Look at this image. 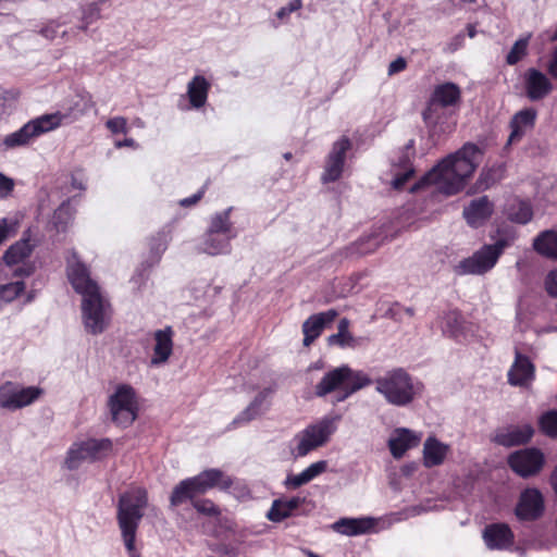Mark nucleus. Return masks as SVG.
I'll list each match as a JSON object with an SVG mask.
<instances>
[{
    "label": "nucleus",
    "instance_id": "32",
    "mask_svg": "<svg viewBox=\"0 0 557 557\" xmlns=\"http://www.w3.org/2000/svg\"><path fill=\"white\" fill-rule=\"evenodd\" d=\"M234 235H223L207 231L200 244V250L210 256L225 255L231 251Z\"/></svg>",
    "mask_w": 557,
    "mask_h": 557
},
{
    "label": "nucleus",
    "instance_id": "3",
    "mask_svg": "<svg viewBox=\"0 0 557 557\" xmlns=\"http://www.w3.org/2000/svg\"><path fill=\"white\" fill-rule=\"evenodd\" d=\"M338 417L325 416L299 431L292 441V455L301 458L325 446L337 431Z\"/></svg>",
    "mask_w": 557,
    "mask_h": 557
},
{
    "label": "nucleus",
    "instance_id": "17",
    "mask_svg": "<svg viewBox=\"0 0 557 557\" xmlns=\"http://www.w3.org/2000/svg\"><path fill=\"white\" fill-rule=\"evenodd\" d=\"M497 261L496 253L484 245L472 256L461 260L456 267V271L462 275H482L491 271L496 265Z\"/></svg>",
    "mask_w": 557,
    "mask_h": 557
},
{
    "label": "nucleus",
    "instance_id": "2",
    "mask_svg": "<svg viewBox=\"0 0 557 557\" xmlns=\"http://www.w3.org/2000/svg\"><path fill=\"white\" fill-rule=\"evenodd\" d=\"M147 504V492L141 487L129 488L119 499L117 523L131 557H138L135 549L136 532Z\"/></svg>",
    "mask_w": 557,
    "mask_h": 557
},
{
    "label": "nucleus",
    "instance_id": "38",
    "mask_svg": "<svg viewBox=\"0 0 557 557\" xmlns=\"http://www.w3.org/2000/svg\"><path fill=\"white\" fill-rule=\"evenodd\" d=\"M344 379L346 382V397L371 384L370 377L362 371H354L343 366Z\"/></svg>",
    "mask_w": 557,
    "mask_h": 557
},
{
    "label": "nucleus",
    "instance_id": "31",
    "mask_svg": "<svg viewBox=\"0 0 557 557\" xmlns=\"http://www.w3.org/2000/svg\"><path fill=\"white\" fill-rule=\"evenodd\" d=\"M537 112L533 108H524L518 111L511 119V133L509 141L519 140L535 124Z\"/></svg>",
    "mask_w": 557,
    "mask_h": 557
},
{
    "label": "nucleus",
    "instance_id": "39",
    "mask_svg": "<svg viewBox=\"0 0 557 557\" xmlns=\"http://www.w3.org/2000/svg\"><path fill=\"white\" fill-rule=\"evenodd\" d=\"M26 293L24 281H15L0 285V311Z\"/></svg>",
    "mask_w": 557,
    "mask_h": 557
},
{
    "label": "nucleus",
    "instance_id": "1",
    "mask_svg": "<svg viewBox=\"0 0 557 557\" xmlns=\"http://www.w3.org/2000/svg\"><path fill=\"white\" fill-rule=\"evenodd\" d=\"M483 158V151L473 144H466L454 154L448 156L426 173L411 187L417 191L434 185L440 193L454 195L459 193L472 176Z\"/></svg>",
    "mask_w": 557,
    "mask_h": 557
},
{
    "label": "nucleus",
    "instance_id": "52",
    "mask_svg": "<svg viewBox=\"0 0 557 557\" xmlns=\"http://www.w3.org/2000/svg\"><path fill=\"white\" fill-rule=\"evenodd\" d=\"M14 181L0 172V199L8 198L14 189Z\"/></svg>",
    "mask_w": 557,
    "mask_h": 557
},
{
    "label": "nucleus",
    "instance_id": "5",
    "mask_svg": "<svg viewBox=\"0 0 557 557\" xmlns=\"http://www.w3.org/2000/svg\"><path fill=\"white\" fill-rule=\"evenodd\" d=\"M64 115L60 112L42 114L32 119L22 127L5 135L1 140L3 150H14L32 145L38 137L59 128Z\"/></svg>",
    "mask_w": 557,
    "mask_h": 557
},
{
    "label": "nucleus",
    "instance_id": "18",
    "mask_svg": "<svg viewBox=\"0 0 557 557\" xmlns=\"http://www.w3.org/2000/svg\"><path fill=\"white\" fill-rule=\"evenodd\" d=\"M422 440V433L407 428H396L389 434L387 447L395 459H400L405 454L417 447Z\"/></svg>",
    "mask_w": 557,
    "mask_h": 557
},
{
    "label": "nucleus",
    "instance_id": "51",
    "mask_svg": "<svg viewBox=\"0 0 557 557\" xmlns=\"http://www.w3.org/2000/svg\"><path fill=\"white\" fill-rule=\"evenodd\" d=\"M103 2V0H100L98 2H92L86 5L83 10V20L85 21V26L91 23L94 20L99 17V11H100V4Z\"/></svg>",
    "mask_w": 557,
    "mask_h": 557
},
{
    "label": "nucleus",
    "instance_id": "6",
    "mask_svg": "<svg viewBox=\"0 0 557 557\" xmlns=\"http://www.w3.org/2000/svg\"><path fill=\"white\" fill-rule=\"evenodd\" d=\"M113 453V442L109 438H85L74 442L64 459V468L76 470L84 462H96Z\"/></svg>",
    "mask_w": 557,
    "mask_h": 557
},
{
    "label": "nucleus",
    "instance_id": "48",
    "mask_svg": "<svg viewBox=\"0 0 557 557\" xmlns=\"http://www.w3.org/2000/svg\"><path fill=\"white\" fill-rule=\"evenodd\" d=\"M194 507L198 512L210 517H215L220 513L219 508L210 499L196 500L194 502Z\"/></svg>",
    "mask_w": 557,
    "mask_h": 557
},
{
    "label": "nucleus",
    "instance_id": "41",
    "mask_svg": "<svg viewBox=\"0 0 557 557\" xmlns=\"http://www.w3.org/2000/svg\"><path fill=\"white\" fill-rule=\"evenodd\" d=\"M232 209H226L224 211L218 212L211 216L210 225L208 227L209 232L219 233L223 235H234L236 233L233 228V223L231 222L230 214Z\"/></svg>",
    "mask_w": 557,
    "mask_h": 557
},
{
    "label": "nucleus",
    "instance_id": "42",
    "mask_svg": "<svg viewBox=\"0 0 557 557\" xmlns=\"http://www.w3.org/2000/svg\"><path fill=\"white\" fill-rule=\"evenodd\" d=\"M462 318L456 312H448L441 319V329L443 333L450 337H458L460 334Z\"/></svg>",
    "mask_w": 557,
    "mask_h": 557
},
{
    "label": "nucleus",
    "instance_id": "43",
    "mask_svg": "<svg viewBox=\"0 0 557 557\" xmlns=\"http://www.w3.org/2000/svg\"><path fill=\"white\" fill-rule=\"evenodd\" d=\"M530 38L531 34H528L527 36L518 39L513 44V46L511 47L510 51L506 57V61L508 64L513 65L527 55Z\"/></svg>",
    "mask_w": 557,
    "mask_h": 557
},
{
    "label": "nucleus",
    "instance_id": "37",
    "mask_svg": "<svg viewBox=\"0 0 557 557\" xmlns=\"http://www.w3.org/2000/svg\"><path fill=\"white\" fill-rule=\"evenodd\" d=\"M200 495L193 478L185 479L176 484L170 496V504L172 507H176L195 496Z\"/></svg>",
    "mask_w": 557,
    "mask_h": 557
},
{
    "label": "nucleus",
    "instance_id": "19",
    "mask_svg": "<svg viewBox=\"0 0 557 557\" xmlns=\"http://www.w3.org/2000/svg\"><path fill=\"white\" fill-rule=\"evenodd\" d=\"M523 85L527 97L531 101L546 98L554 89L550 78L537 69H528L523 74Z\"/></svg>",
    "mask_w": 557,
    "mask_h": 557
},
{
    "label": "nucleus",
    "instance_id": "62",
    "mask_svg": "<svg viewBox=\"0 0 557 557\" xmlns=\"http://www.w3.org/2000/svg\"><path fill=\"white\" fill-rule=\"evenodd\" d=\"M417 470V465L414 462L406 463L400 468V472L405 476H410Z\"/></svg>",
    "mask_w": 557,
    "mask_h": 557
},
{
    "label": "nucleus",
    "instance_id": "26",
    "mask_svg": "<svg viewBox=\"0 0 557 557\" xmlns=\"http://www.w3.org/2000/svg\"><path fill=\"white\" fill-rule=\"evenodd\" d=\"M375 524V519L369 517L342 518L332 524V529L346 536H357L373 532Z\"/></svg>",
    "mask_w": 557,
    "mask_h": 557
},
{
    "label": "nucleus",
    "instance_id": "46",
    "mask_svg": "<svg viewBox=\"0 0 557 557\" xmlns=\"http://www.w3.org/2000/svg\"><path fill=\"white\" fill-rule=\"evenodd\" d=\"M327 343L329 345L339 346L342 348H354L357 345V341L350 332H337L336 334H332L329 336Z\"/></svg>",
    "mask_w": 557,
    "mask_h": 557
},
{
    "label": "nucleus",
    "instance_id": "11",
    "mask_svg": "<svg viewBox=\"0 0 557 557\" xmlns=\"http://www.w3.org/2000/svg\"><path fill=\"white\" fill-rule=\"evenodd\" d=\"M66 276L73 289L82 299L101 293L98 284L90 277L88 268L72 251L66 257Z\"/></svg>",
    "mask_w": 557,
    "mask_h": 557
},
{
    "label": "nucleus",
    "instance_id": "21",
    "mask_svg": "<svg viewBox=\"0 0 557 557\" xmlns=\"http://www.w3.org/2000/svg\"><path fill=\"white\" fill-rule=\"evenodd\" d=\"M272 395L273 389L270 387L258 392L251 403L233 420L232 424L239 426L263 414L270 408Z\"/></svg>",
    "mask_w": 557,
    "mask_h": 557
},
{
    "label": "nucleus",
    "instance_id": "47",
    "mask_svg": "<svg viewBox=\"0 0 557 557\" xmlns=\"http://www.w3.org/2000/svg\"><path fill=\"white\" fill-rule=\"evenodd\" d=\"M74 208L70 201L63 202L55 211L53 215L54 223L57 225L67 224L74 216Z\"/></svg>",
    "mask_w": 557,
    "mask_h": 557
},
{
    "label": "nucleus",
    "instance_id": "29",
    "mask_svg": "<svg viewBox=\"0 0 557 557\" xmlns=\"http://www.w3.org/2000/svg\"><path fill=\"white\" fill-rule=\"evenodd\" d=\"M534 434V430L530 424L509 426L499 430L494 441L503 446H517L528 443Z\"/></svg>",
    "mask_w": 557,
    "mask_h": 557
},
{
    "label": "nucleus",
    "instance_id": "10",
    "mask_svg": "<svg viewBox=\"0 0 557 557\" xmlns=\"http://www.w3.org/2000/svg\"><path fill=\"white\" fill-rule=\"evenodd\" d=\"M460 89L453 83L441 84L435 87L428 108L423 111V121L431 127L436 128L440 124L438 107H454L460 101Z\"/></svg>",
    "mask_w": 557,
    "mask_h": 557
},
{
    "label": "nucleus",
    "instance_id": "25",
    "mask_svg": "<svg viewBox=\"0 0 557 557\" xmlns=\"http://www.w3.org/2000/svg\"><path fill=\"white\" fill-rule=\"evenodd\" d=\"M483 540L487 548L503 550L513 544V533L505 523H493L485 527Z\"/></svg>",
    "mask_w": 557,
    "mask_h": 557
},
{
    "label": "nucleus",
    "instance_id": "20",
    "mask_svg": "<svg viewBox=\"0 0 557 557\" xmlns=\"http://www.w3.org/2000/svg\"><path fill=\"white\" fill-rule=\"evenodd\" d=\"M535 379L532 361L516 349L515 360L508 371V382L512 386L529 387Z\"/></svg>",
    "mask_w": 557,
    "mask_h": 557
},
{
    "label": "nucleus",
    "instance_id": "40",
    "mask_svg": "<svg viewBox=\"0 0 557 557\" xmlns=\"http://www.w3.org/2000/svg\"><path fill=\"white\" fill-rule=\"evenodd\" d=\"M508 219L520 224L531 221L533 211L529 202L513 199L507 207Z\"/></svg>",
    "mask_w": 557,
    "mask_h": 557
},
{
    "label": "nucleus",
    "instance_id": "57",
    "mask_svg": "<svg viewBox=\"0 0 557 557\" xmlns=\"http://www.w3.org/2000/svg\"><path fill=\"white\" fill-rule=\"evenodd\" d=\"M546 69L550 76L557 81V47L553 50Z\"/></svg>",
    "mask_w": 557,
    "mask_h": 557
},
{
    "label": "nucleus",
    "instance_id": "16",
    "mask_svg": "<svg viewBox=\"0 0 557 557\" xmlns=\"http://www.w3.org/2000/svg\"><path fill=\"white\" fill-rule=\"evenodd\" d=\"M544 509V497L540 490L528 487L519 496L515 515L521 521H533L543 515Z\"/></svg>",
    "mask_w": 557,
    "mask_h": 557
},
{
    "label": "nucleus",
    "instance_id": "23",
    "mask_svg": "<svg viewBox=\"0 0 557 557\" xmlns=\"http://www.w3.org/2000/svg\"><path fill=\"white\" fill-rule=\"evenodd\" d=\"M173 336L174 332L171 326L162 330H157L153 333V354L150 359L152 367L165 364L173 352Z\"/></svg>",
    "mask_w": 557,
    "mask_h": 557
},
{
    "label": "nucleus",
    "instance_id": "58",
    "mask_svg": "<svg viewBox=\"0 0 557 557\" xmlns=\"http://www.w3.org/2000/svg\"><path fill=\"white\" fill-rule=\"evenodd\" d=\"M406 69V61L403 58L394 60L388 66V74L393 75Z\"/></svg>",
    "mask_w": 557,
    "mask_h": 557
},
{
    "label": "nucleus",
    "instance_id": "27",
    "mask_svg": "<svg viewBox=\"0 0 557 557\" xmlns=\"http://www.w3.org/2000/svg\"><path fill=\"white\" fill-rule=\"evenodd\" d=\"M199 494H205L213 487L227 490L233 484L231 476L219 469H208L193 476Z\"/></svg>",
    "mask_w": 557,
    "mask_h": 557
},
{
    "label": "nucleus",
    "instance_id": "50",
    "mask_svg": "<svg viewBox=\"0 0 557 557\" xmlns=\"http://www.w3.org/2000/svg\"><path fill=\"white\" fill-rule=\"evenodd\" d=\"M301 7H302V0H290L285 7H282L276 12V17L282 22H286L288 20L289 15L293 12L300 10Z\"/></svg>",
    "mask_w": 557,
    "mask_h": 557
},
{
    "label": "nucleus",
    "instance_id": "35",
    "mask_svg": "<svg viewBox=\"0 0 557 557\" xmlns=\"http://www.w3.org/2000/svg\"><path fill=\"white\" fill-rule=\"evenodd\" d=\"M336 389L343 391L344 397H346V382L344 379L343 367L336 368L327 372L322 377V380L317 384L315 394L322 397Z\"/></svg>",
    "mask_w": 557,
    "mask_h": 557
},
{
    "label": "nucleus",
    "instance_id": "54",
    "mask_svg": "<svg viewBox=\"0 0 557 557\" xmlns=\"http://www.w3.org/2000/svg\"><path fill=\"white\" fill-rule=\"evenodd\" d=\"M14 232V223L5 218L0 220V245Z\"/></svg>",
    "mask_w": 557,
    "mask_h": 557
},
{
    "label": "nucleus",
    "instance_id": "7",
    "mask_svg": "<svg viewBox=\"0 0 557 557\" xmlns=\"http://www.w3.org/2000/svg\"><path fill=\"white\" fill-rule=\"evenodd\" d=\"M112 420L122 426L131 425L137 418L138 400L135 389L128 384H119L108 398Z\"/></svg>",
    "mask_w": 557,
    "mask_h": 557
},
{
    "label": "nucleus",
    "instance_id": "34",
    "mask_svg": "<svg viewBox=\"0 0 557 557\" xmlns=\"http://www.w3.org/2000/svg\"><path fill=\"white\" fill-rule=\"evenodd\" d=\"M302 503L304 499L300 497L277 498L273 500L271 508L267 512V518L272 522H281L289 518Z\"/></svg>",
    "mask_w": 557,
    "mask_h": 557
},
{
    "label": "nucleus",
    "instance_id": "33",
    "mask_svg": "<svg viewBox=\"0 0 557 557\" xmlns=\"http://www.w3.org/2000/svg\"><path fill=\"white\" fill-rule=\"evenodd\" d=\"M327 462L325 460H320L317 462L311 463L309 467H307L305 470H302L300 473L297 474H288L284 481V485L287 488H298L312 480H314L317 476L322 474L326 471Z\"/></svg>",
    "mask_w": 557,
    "mask_h": 557
},
{
    "label": "nucleus",
    "instance_id": "61",
    "mask_svg": "<svg viewBox=\"0 0 557 557\" xmlns=\"http://www.w3.org/2000/svg\"><path fill=\"white\" fill-rule=\"evenodd\" d=\"M114 146L119 149L123 148V147H131V148L136 149L138 147V145L136 144V141L133 138H125L124 140H116L114 143Z\"/></svg>",
    "mask_w": 557,
    "mask_h": 557
},
{
    "label": "nucleus",
    "instance_id": "30",
    "mask_svg": "<svg viewBox=\"0 0 557 557\" xmlns=\"http://www.w3.org/2000/svg\"><path fill=\"white\" fill-rule=\"evenodd\" d=\"M494 206L488 198L481 197L472 200L469 206L463 209V216L470 226L478 227L491 218Z\"/></svg>",
    "mask_w": 557,
    "mask_h": 557
},
{
    "label": "nucleus",
    "instance_id": "63",
    "mask_svg": "<svg viewBox=\"0 0 557 557\" xmlns=\"http://www.w3.org/2000/svg\"><path fill=\"white\" fill-rule=\"evenodd\" d=\"M541 37L543 38V40L555 41L557 40V29L554 32H545L544 34L541 35Z\"/></svg>",
    "mask_w": 557,
    "mask_h": 557
},
{
    "label": "nucleus",
    "instance_id": "53",
    "mask_svg": "<svg viewBox=\"0 0 557 557\" xmlns=\"http://www.w3.org/2000/svg\"><path fill=\"white\" fill-rule=\"evenodd\" d=\"M544 285L548 295L557 298V268L547 273Z\"/></svg>",
    "mask_w": 557,
    "mask_h": 557
},
{
    "label": "nucleus",
    "instance_id": "28",
    "mask_svg": "<svg viewBox=\"0 0 557 557\" xmlns=\"http://www.w3.org/2000/svg\"><path fill=\"white\" fill-rule=\"evenodd\" d=\"M450 453V446L435 436H429L423 444L422 460L426 468L441 466Z\"/></svg>",
    "mask_w": 557,
    "mask_h": 557
},
{
    "label": "nucleus",
    "instance_id": "15",
    "mask_svg": "<svg viewBox=\"0 0 557 557\" xmlns=\"http://www.w3.org/2000/svg\"><path fill=\"white\" fill-rule=\"evenodd\" d=\"M33 252V245L27 239H22L12 245L2 259L8 267L14 268L13 276L28 277L35 272V265L26 260Z\"/></svg>",
    "mask_w": 557,
    "mask_h": 557
},
{
    "label": "nucleus",
    "instance_id": "64",
    "mask_svg": "<svg viewBox=\"0 0 557 557\" xmlns=\"http://www.w3.org/2000/svg\"><path fill=\"white\" fill-rule=\"evenodd\" d=\"M348 327H349V321L346 318H344L338 322V325H337L338 331L337 332H349Z\"/></svg>",
    "mask_w": 557,
    "mask_h": 557
},
{
    "label": "nucleus",
    "instance_id": "8",
    "mask_svg": "<svg viewBox=\"0 0 557 557\" xmlns=\"http://www.w3.org/2000/svg\"><path fill=\"white\" fill-rule=\"evenodd\" d=\"M82 321L87 333L99 335L111 322V306L102 293L82 299Z\"/></svg>",
    "mask_w": 557,
    "mask_h": 557
},
{
    "label": "nucleus",
    "instance_id": "45",
    "mask_svg": "<svg viewBox=\"0 0 557 557\" xmlns=\"http://www.w3.org/2000/svg\"><path fill=\"white\" fill-rule=\"evenodd\" d=\"M540 428L549 437H557V410L544 413L540 419Z\"/></svg>",
    "mask_w": 557,
    "mask_h": 557
},
{
    "label": "nucleus",
    "instance_id": "44",
    "mask_svg": "<svg viewBox=\"0 0 557 557\" xmlns=\"http://www.w3.org/2000/svg\"><path fill=\"white\" fill-rule=\"evenodd\" d=\"M504 166L502 164L494 165L487 170H483L480 175V186L488 188L491 185L499 181L504 175Z\"/></svg>",
    "mask_w": 557,
    "mask_h": 557
},
{
    "label": "nucleus",
    "instance_id": "24",
    "mask_svg": "<svg viewBox=\"0 0 557 557\" xmlns=\"http://www.w3.org/2000/svg\"><path fill=\"white\" fill-rule=\"evenodd\" d=\"M210 82L203 75H195L190 78L186 86V97L189 101L188 107H181L182 110H199L203 108L208 101Z\"/></svg>",
    "mask_w": 557,
    "mask_h": 557
},
{
    "label": "nucleus",
    "instance_id": "4",
    "mask_svg": "<svg viewBox=\"0 0 557 557\" xmlns=\"http://www.w3.org/2000/svg\"><path fill=\"white\" fill-rule=\"evenodd\" d=\"M374 385L375 391L389 405L397 407L411 404L418 392L412 377L403 369H394L377 376Z\"/></svg>",
    "mask_w": 557,
    "mask_h": 557
},
{
    "label": "nucleus",
    "instance_id": "36",
    "mask_svg": "<svg viewBox=\"0 0 557 557\" xmlns=\"http://www.w3.org/2000/svg\"><path fill=\"white\" fill-rule=\"evenodd\" d=\"M532 247L539 255L557 261V231L541 232L533 239Z\"/></svg>",
    "mask_w": 557,
    "mask_h": 557
},
{
    "label": "nucleus",
    "instance_id": "55",
    "mask_svg": "<svg viewBox=\"0 0 557 557\" xmlns=\"http://www.w3.org/2000/svg\"><path fill=\"white\" fill-rule=\"evenodd\" d=\"M168 236L165 234H160L152 239L151 248L156 250L157 255H161L165 251L168 247Z\"/></svg>",
    "mask_w": 557,
    "mask_h": 557
},
{
    "label": "nucleus",
    "instance_id": "56",
    "mask_svg": "<svg viewBox=\"0 0 557 557\" xmlns=\"http://www.w3.org/2000/svg\"><path fill=\"white\" fill-rule=\"evenodd\" d=\"M512 239L510 238H499L495 244L493 245H486L487 248H490L493 252L496 253V259L498 260L502 256L504 249L508 246H510Z\"/></svg>",
    "mask_w": 557,
    "mask_h": 557
},
{
    "label": "nucleus",
    "instance_id": "22",
    "mask_svg": "<svg viewBox=\"0 0 557 557\" xmlns=\"http://www.w3.org/2000/svg\"><path fill=\"white\" fill-rule=\"evenodd\" d=\"M337 315L338 312L334 309L310 315L302 324L304 345L310 346Z\"/></svg>",
    "mask_w": 557,
    "mask_h": 557
},
{
    "label": "nucleus",
    "instance_id": "9",
    "mask_svg": "<svg viewBox=\"0 0 557 557\" xmlns=\"http://www.w3.org/2000/svg\"><path fill=\"white\" fill-rule=\"evenodd\" d=\"M44 395L39 386H23L15 382H4L0 385V408L16 411L33 405Z\"/></svg>",
    "mask_w": 557,
    "mask_h": 557
},
{
    "label": "nucleus",
    "instance_id": "14",
    "mask_svg": "<svg viewBox=\"0 0 557 557\" xmlns=\"http://www.w3.org/2000/svg\"><path fill=\"white\" fill-rule=\"evenodd\" d=\"M351 148L348 137L342 136L333 145L326 156L324 170L321 175L323 183L335 182L342 177L345 168L346 153Z\"/></svg>",
    "mask_w": 557,
    "mask_h": 557
},
{
    "label": "nucleus",
    "instance_id": "12",
    "mask_svg": "<svg viewBox=\"0 0 557 557\" xmlns=\"http://www.w3.org/2000/svg\"><path fill=\"white\" fill-rule=\"evenodd\" d=\"M414 156V143L409 140L404 148L395 152L391 160L388 184L393 189L400 190L405 184L412 178L414 169L411 164V159Z\"/></svg>",
    "mask_w": 557,
    "mask_h": 557
},
{
    "label": "nucleus",
    "instance_id": "60",
    "mask_svg": "<svg viewBox=\"0 0 557 557\" xmlns=\"http://www.w3.org/2000/svg\"><path fill=\"white\" fill-rule=\"evenodd\" d=\"M382 244V240L379 239L376 236L369 238V247L361 250V252L368 253L373 250H375L380 245Z\"/></svg>",
    "mask_w": 557,
    "mask_h": 557
},
{
    "label": "nucleus",
    "instance_id": "59",
    "mask_svg": "<svg viewBox=\"0 0 557 557\" xmlns=\"http://www.w3.org/2000/svg\"><path fill=\"white\" fill-rule=\"evenodd\" d=\"M203 196V190H199L190 197L184 198L180 200V206L182 207H191L196 205Z\"/></svg>",
    "mask_w": 557,
    "mask_h": 557
},
{
    "label": "nucleus",
    "instance_id": "49",
    "mask_svg": "<svg viewBox=\"0 0 557 557\" xmlns=\"http://www.w3.org/2000/svg\"><path fill=\"white\" fill-rule=\"evenodd\" d=\"M106 126L112 134H126L128 131L127 120L123 116L108 120Z\"/></svg>",
    "mask_w": 557,
    "mask_h": 557
},
{
    "label": "nucleus",
    "instance_id": "13",
    "mask_svg": "<svg viewBox=\"0 0 557 557\" xmlns=\"http://www.w3.org/2000/svg\"><path fill=\"white\" fill-rule=\"evenodd\" d=\"M544 462V454L534 447L517 450L508 457L510 468L522 478L537 474L542 470Z\"/></svg>",
    "mask_w": 557,
    "mask_h": 557
}]
</instances>
